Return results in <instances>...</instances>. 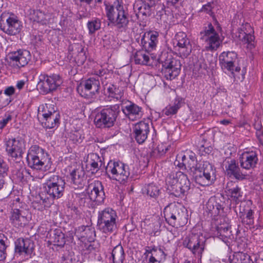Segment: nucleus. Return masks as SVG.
<instances>
[{"mask_svg": "<svg viewBox=\"0 0 263 263\" xmlns=\"http://www.w3.org/2000/svg\"><path fill=\"white\" fill-rule=\"evenodd\" d=\"M107 20L121 31H125L129 24V14L121 0H116L113 5L105 4Z\"/></svg>", "mask_w": 263, "mask_h": 263, "instance_id": "obj_1", "label": "nucleus"}, {"mask_svg": "<svg viewBox=\"0 0 263 263\" xmlns=\"http://www.w3.org/2000/svg\"><path fill=\"white\" fill-rule=\"evenodd\" d=\"M168 192L176 197H182L190 188V182L186 175L181 172L169 174L165 179Z\"/></svg>", "mask_w": 263, "mask_h": 263, "instance_id": "obj_2", "label": "nucleus"}, {"mask_svg": "<svg viewBox=\"0 0 263 263\" xmlns=\"http://www.w3.org/2000/svg\"><path fill=\"white\" fill-rule=\"evenodd\" d=\"M166 221L172 227H182L187 221V215L185 208L180 204L172 203L164 209Z\"/></svg>", "mask_w": 263, "mask_h": 263, "instance_id": "obj_3", "label": "nucleus"}, {"mask_svg": "<svg viewBox=\"0 0 263 263\" xmlns=\"http://www.w3.org/2000/svg\"><path fill=\"white\" fill-rule=\"evenodd\" d=\"M119 112V104L107 106L96 114L94 124L97 128H104L112 127Z\"/></svg>", "mask_w": 263, "mask_h": 263, "instance_id": "obj_4", "label": "nucleus"}, {"mask_svg": "<svg viewBox=\"0 0 263 263\" xmlns=\"http://www.w3.org/2000/svg\"><path fill=\"white\" fill-rule=\"evenodd\" d=\"M117 219L116 212L107 208L99 212L97 226L103 233L110 234L117 229Z\"/></svg>", "mask_w": 263, "mask_h": 263, "instance_id": "obj_5", "label": "nucleus"}, {"mask_svg": "<svg viewBox=\"0 0 263 263\" xmlns=\"http://www.w3.org/2000/svg\"><path fill=\"white\" fill-rule=\"evenodd\" d=\"M159 61L162 64V72L167 80L175 78L180 73L181 64L180 61L167 52L161 54Z\"/></svg>", "mask_w": 263, "mask_h": 263, "instance_id": "obj_6", "label": "nucleus"}, {"mask_svg": "<svg viewBox=\"0 0 263 263\" xmlns=\"http://www.w3.org/2000/svg\"><path fill=\"white\" fill-rule=\"evenodd\" d=\"M65 186L64 180L58 175H53L48 178L43 187L50 198L58 199L63 195Z\"/></svg>", "mask_w": 263, "mask_h": 263, "instance_id": "obj_7", "label": "nucleus"}, {"mask_svg": "<svg viewBox=\"0 0 263 263\" xmlns=\"http://www.w3.org/2000/svg\"><path fill=\"white\" fill-rule=\"evenodd\" d=\"M205 242V240L202 235L191 233L183 239L182 245L189 249L195 256L201 259L204 250Z\"/></svg>", "mask_w": 263, "mask_h": 263, "instance_id": "obj_8", "label": "nucleus"}, {"mask_svg": "<svg viewBox=\"0 0 263 263\" xmlns=\"http://www.w3.org/2000/svg\"><path fill=\"white\" fill-rule=\"evenodd\" d=\"M200 40L205 44V49L206 51L216 50L220 46L221 41L218 33L215 31L211 23L204 28L200 32Z\"/></svg>", "mask_w": 263, "mask_h": 263, "instance_id": "obj_9", "label": "nucleus"}, {"mask_svg": "<svg viewBox=\"0 0 263 263\" xmlns=\"http://www.w3.org/2000/svg\"><path fill=\"white\" fill-rule=\"evenodd\" d=\"M0 28L7 34L14 35L20 32L22 25L14 14L4 12L0 17Z\"/></svg>", "mask_w": 263, "mask_h": 263, "instance_id": "obj_10", "label": "nucleus"}, {"mask_svg": "<svg viewBox=\"0 0 263 263\" xmlns=\"http://www.w3.org/2000/svg\"><path fill=\"white\" fill-rule=\"evenodd\" d=\"M39 79L37 86L41 92L43 94H47L57 90L62 83L61 77L56 74L48 76L41 73Z\"/></svg>", "mask_w": 263, "mask_h": 263, "instance_id": "obj_11", "label": "nucleus"}, {"mask_svg": "<svg viewBox=\"0 0 263 263\" xmlns=\"http://www.w3.org/2000/svg\"><path fill=\"white\" fill-rule=\"evenodd\" d=\"M107 172L112 174V178L120 183H125L130 175L129 167L121 162L110 161L106 166Z\"/></svg>", "mask_w": 263, "mask_h": 263, "instance_id": "obj_12", "label": "nucleus"}, {"mask_svg": "<svg viewBox=\"0 0 263 263\" xmlns=\"http://www.w3.org/2000/svg\"><path fill=\"white\" fill-rule=\"evenodd\" d=\"M196 182L201 186L210 185L215 179V171L208 163L203 164V167H198L193 172Z\"/></svg>", "mask_w": 263, "mask_h": 263, "instance_id": "obj_13", "label": "nucleus"}, {"mask_svg": "<svg viewBox=\"0 0 263 263\" xmlns=\"http://www.w3.org/2000/svg\"><path fill=\"white\" fill-rule=\"evenodd\" d=\"M26 159L28 166L37 170H42L46 161L42 149L36 145L31 147Z\"/></svg>", "mask_w": 263, "mask_h": 263, "instance_id": "obj_14", "label": "nucleus"}, {"mask_svg": "<svg viewBox=\"0 0 263 263\" xmlns=\"http://www.w3.org/2000/svg\"><path fill=\"white\" fill-rule=\"evenodd\" d=\"M8 155L15 159L22 158L25 149L24 141L21 138H9L5 143Z\"/></svg>", "mask_w": 263, "mask_h": 263, "instance_id": "obj_15", "label": "nucleus"}, {"mask_svg": "<svg viewBox=\"0 0 263 263\" xmlns=\"http://www.w3.org/2000/svg\"><path fill=\"white\" fill-rule=\"evenodd\" d=\"M88 183L87 192L90 199L98 203L102 202L105 196L102 182L99 180H89Z\"/></svg>", "mask_w": 263, "mask_h": 263, "instance_id": "obj_16", "label": "nucleus"}, {"mask_svg": "<svg viewBox=\"0 0 263 263\" xmlns=\"http://www.w3.org/2000/svg\"><path fill=\"white\" fill-rule=\"evenodd\" d=\"M177 45L175 47L181 57H187L192 51V45L186 34L183 32L177 33L175 36Z\"/></svg>", "mask_w": 263, "mask_h": 263, "instance_id": "obj_17", "label": "nucleus"}, {"mask_svg": "<svg viewBox=\"0 0 263 263\" xmlns=\"http://www.w3.org/2000/svg\"><path fill=\"white\" fill-rule=\"evenodd\" d=\"M224 173L227 176L234 178L238 180H244L247 177V174L241 171L235 159H231L227 161Z\"/></svg>", "mask_w": 263, "mask_h": 263, "instance_id": "obj_18", "label": "nucleus"}, {"mask_svg": "<svg viewBox=\"0 0 263 263\" xmlns=\"http://www.w3.org/2000/svg\"><path fill=\"white\" fill-rule=\"evenodd\" d=\"M237 55L234 51L223 52L219 57V63L222 69L233 73Z\"/></svg>", "mask_w": 263, "mask_h": 263, "instance_id": "obj_19", "label": "nucleus"}, {"mask_svg": "<svg viewBox=\"0 0 263 263\" xmlns=\"http://www.w3.org/2000/svg\"><path fill=\"white\" fill-rule=\"evenodd\" d=\"M9 59L13 66L20 68L28 63L31 59V55L28 50H19L12 53L9 56Z\"/></svg>", "mask_w": 263, "mask_h": 263, "instance_id": "obj_20", "label": "nucleus"}, {"mask_svg": "<svg viewBox=\"0 0 263 263\" xmlns=\"http://www.w3.org/2000/svg\"><path fill=\"white\" fill-rule=\"evenodd\" d=\"M158 0H141L134 5V9L138 10L137 17L140 15L149 16L151 14L152 8L158 3Z\"/></svg>", "mask_w": 263, "mask_h": 263, "instance_id": "obj_21", "label": "nucleus"}, {"mask_svg": "<svg viewBox=\"0 0 263 263\" xmlns=\"http://www.w3.org/2000/svg\"><path fill=\"white\" fill-rule=\"evenodd\" d=\"M223 202L215 197H211L206 203V212L210 217L215 218L222 213Z\"/></svg>", "mask_w": 263, "mask_h": 263, "instance_id": "obj_22", "label": "nucleus"}, {"mask_svg": "<svg viewBox=\"0 0 263 263\" xmlns=\"http://www.w3.org/2000/svg\"><path fill=\"white\" fill-rule=\"evenodd\" d=\"M149 132V125L148 123L141 121L136 123L133 129V133L136 141L139 143H143L147 139Z\"/></svg>", "mask_w": 263, "mask_h": 263, "instance_id": "obj_23", "label": "nucleus"}, {"mask_svg": "<svg viewBox=\"0 0 263 263\" xmlns=\"http://www.w3.org/2000/svg\"><path fill=\"white\" fill-rule=\"evenodd\" d=\"M158 36L159 33L157 31L145 32L141 38V44L146 50L151 51L157 46Z\"/></svg>", "mask_w": 263, "mask_h": 263, "instance_id": "obj_24", "label": "nucleus"}, {"mask_svg": "<svg viewBox=\"0 0 263 263\" xmlns=\"http://www.w3.org/2000/svg\"><path fill=\"white\" fill-rule=\"evenodd\" d=\"M258 161L256 154L254 152H244L239 157L241 167L245 170H249L255 167Z\"/></svg>", "mask_w": 263, "mask_h": 263, "instance_id": "obj_25", "label": "nucleus"}, {"mask_svg": "<svg viewBox=\"0 0 263 263\" xmlns=\"http://www.w3.org/2000/svg\"><path fill=\"white\" fill-rule=\"evenodd\" d=\"M28 15L30 20L42 25L48 24L51 18L50 13H45L39 9H30Z\"/></svg>", "mask_w": 263, "mask_h": 263, "instance_id": "obj_26", "label": "nucleus"}, {"mask_svg": "<svg viewBox=\"0 0 263 263\" xmlns=\"http://www.w3.org/2000/svg\"><path fill=\"white\" fill-rule=\"evenodd\" d=\"M71 183L75 189H81L86 182L85 171L82 168L74 170L70 173Z\"/></svg>", "mask_w": 263, "mask_h": 263, "instance_id": "obj_27", "label": "nucleus"}, {"mask_svg": "<svg viewBox=\"0 0 263 263\" xmlns=\"http://www.w3.org/2000/svg\"><path fill=\"white\" fill-rule=\"evenodd\" d=\"M122 110L129 119L132 121L139 119L142 116V108L132 102H129V104L122 107Z\"/></svg>", "mask_w": 263, "mask_h": 263, "instance_id": "obj_28", "label": "nucleus"}, {"mask_svg": "<svg viewBox=\"0 0 263 263\" xmlns=\"http://www.w3.org/2000/svg\"><path fill=\"white\" fill-rule=\"evenodd\" d=\"M33 244L28 239L19 238L15 242V251L20 254L24 253L30 254L32 253Z\"/></svg>", "mask_w": 263, "mask_h": 263, "instance_id": "obj_29", "label": "nucleus"}, {"mask_svg": "<svg viewBox=\"0 0 263 263\" xmlns=\"http://www.w3.org/2000/svg\"><path fill=\"white\" fill-rule=\"evenodd\" d=\"M48 242L54 246L63 247L66 242L64 234L61 230L56 229L48 233Z\"/></svg>", "mask_w": 263, "mask_h": 263, "instance_id": "obj_30", "label": "nucleus"}, {"mask_svg": "<svg viewBox=\"0 0 263 263\" xmlns=\"http://www.w3.org/2000/svg\"><path fill=\"white\" fill-rule=\"evenodd\" d=\"M81 85L85 91L89 92L92 97L99 92L100 83L98 79L94 78H89L81 83Z\"/></svg>", "mask_w": 263, "mask_h": 263, "instance_id": "obj_31", "label": "nucleus"}, {"mask_svg": "<svg viewBox=\"0 0 263 263\" xmlns=\"http://www.w3.org/2000/svg\"><path fill=\"white\" fill-rule=\"evenodd\" d=\"M226 192L236 202L241 200L242 193L240 188L234 182L231 181L227 183Z\"/></svg>", "mask_w": 263, "mask_h": 263, "instance_id": "obj_32", "label": "nucleus"}, {"mask_svg": "<svg viewBox=\"0 0 263 263\" xmlns=\"http://www.w3.org/2000/svg\"><path fill=\"white\" fill-rule=\"evenodd\" d=\"M78 236L84 238L88 241H91L95 237V231L93 228L88 226H82L76 230Z\"/></svg>", "mask_w": 263, "mask_h": 263, "instance_id": "obj_33", "label": "nucleus"}, {"mask_svg": "<svg viewBox=\"0 0 263 263\" xmlns=\"http://www.w3.org/2000/svg\"><path fill=\"white\" fill-rule=\"evenodd\" d=\"M125 253L121 245H117L114 248L109 257L112 263H123L125 259Z\"/></svg>", "mask_w": 263, "mask_h": 263, "instance_id": "obj_34", "label": "nucleus"}, {"mask_svg": "<svg viewBox=\"0 0 263 263\" xmlns=\"http://www.w3.org/2000/svg\"><path fill=\"white\" fill-rule=\"evenodd\" d=\"M238 38L244 44H247V48L252 50L255 47V37L251 33H247L242 30L239 31Z\"/></svg>", "mask_w": 263, "mask_h": 263, "instance_id": "obj_35", "label": "nucleus"}, {"mask_svg": "<svg viewBox=\"0 0 263 263\" xmlns=\"http://www.w3.org/2000/svg\"><path fill=\"white\" fill-rule=\"evenodd\" d=\"M10 220L15 227H22L27 222L26 218L21 215L18 209L14 210L12 212Z\"/></svg>", "mask_w": 263, "mask_h": 263, "instance_id": "obj_36", "label": "nucleus"}, {"mask_svg": "<svg viewBox=\"0 0 263 263\" xmlns=\"http://www.w3.org/2000/svg\"><path fill=\"white\" fill-rule=\"evenodd\" d=\"M58 114L59 112L54 109V105L52 104H46L45 105H42L39 107V115L43 116L44 119L53 114Z\"/></svg>", "mask_w": 263, "mask_h": 263, "instance_id": "obj_37", "label": "nucleus"}, {"mask_svg": "<svg viewBox=\"0 0 263 263\" xmlns=\"http://www.w3.org/2000/svg\"><path fill=\"white\" fill-rule=\"evenodd\" d=\"M134 61L137 64L149 65L150 58L148 54L144 51H137L134 56Z\"/></svg>", "mask_w": 263, "mask_h": 263, "instance_id": "obj_38", "label": "nucleus"}, {"mask_svg": "<svg viewBox=\"0 0 263 263\" xmlns=\"http://www.w3.org/2000/svg\"><path fill=\"white\" fill-rule=\"evenodd\" d=\"M181 106V101L176 99L173 104H169L163 109L162 114L166 116H172L177 114Z\"/></svg>", "mask_w": 263, "mask_h": 263, "instance_id": "obj_39", "label": "nucleus"}, {"mask_svg": "<svg viewBox=\"0 0 263 263\" xmlns=\"http://www.w3.org/2000/svg\"><path fill=\"white\" fill-rule=\"evenodd\" d=\"M230 228V227L227 223L218 224L216 227L217 234L222 237L230 238L232 235Z\"/></svg>", "mask_w": 263, "mask_h": 263, "instance_id": "obj_40", "label": "nucleus"}, {"mask_svg": "<svg viewBox=\"0 0 263 263\" xmlns=\"http://www.w3.org/2000/svg\"><path fill=\"white\" fill-rule=\"evenodd\" d=\"M60 114H53L49 117L45 118L43 122L44 126L46 128H52L58 126L59 124Z\"/></svg>", "mask_w": 263, "mask_h": 263, "instance_id": "obj_41", "label": "nucleus"}, {"mask_svg": "<svg viewBox=\"0 0 263 263\" xmlns=\"http://www.w3.org/2000/svg\"><path fill=\"white\" fill-rule=\"evenodd\" d=\"M186 165L193 173L198 168L195 154L194 153L190 152L187 153Z\"/></svg>", "mask_w": 263, "mask_h": 263, "instance_id": "obj_42", "label": "nucleus"}, {"mask_svg": "<svg viewBox=\"0 0 263 263\" xmlns=\"http://www.w3.org/2000/svg\"><path fill=\"white\" fill-rule=\"evenodd\" d=\"M107 91L110 97L116 98L117 100L121 99L123 91L115 85H110L107 88Z\"/></svg>", "mask_w": 263, "mask_h": 263, "instance_id": "obj_43", "label": "nucleus"}, {"mask_svg": "<svg viewBox=\"0 0 263 263\" xmlns=\"http://www.w3.org/2000/svg\"><path fill=\"white\" fill-rule=\"evenodd\" d=\"M101 21L98 18H94L88 22L87 28L90 34H93L96 31L101 28Z\"/></svg>", "mask_w": 263, "mask_h": 263, "instance_id": "obj_44", "label": "nucleus"}, {"mask_svg": "<svg viewBox=\"0 0 263 263\" xmlns=\"http://www.w3.org/2000/svg\"><path fill=\"white\" fill-rule=\"evenodd\" d=\"M253 213V211L251 209H249L247 211L246 215L242 213L240 215L242 222L247 225H252L254 223Z\"/></svg>", "mask_w": 263, "mask_h": 263, "instance_id": "obj_45", "label": "nucleus"}, {"mask_svg": "<svg viewBox=\"0 0 263 263\" xmlns=\"http://www.w3.org/2000/svg\"><path fill=\"white\" fill-rule=\"evenodd\" d=\"M150 256L160 262L165 259L166 255L162 249L154 247H153V251Z\"/></svg>", "mask_w": 263, "mask_h": 263, "instance_id": "obj_46", "label": "nucleus"}, {"mask_svg": "<svg viewBox=\"0 0 263 263\" xmlns=\"http://www.w3.org/2000/svg\"><path fill=\"white\" fill-rule=\"evenodd\" d=\"M159 187L154 184H149L146 188V193L148 195L153 198H156L159 195Z\"/></svg>", "mask_w": 263, "mask_h": 263, "instance_id": "obj_47", "label": "nucleus"}, {"mask_svg": "<svg viewBox=\"0 0 263 263\" xmlns=\"http://www.w3.org/2000/svg\"><path fill=\"white\" fill-rule=\"evenodd\" d=\"M27 173L25 168L21 167L20 168L14 171L13 176L17 181H22L24 178L25 174Z\"/></svg>", "mask_w": 263, "mask_h": 263, "instance_id": "obj_48", "label": "nucleus"}, {"mask_svg": "<svg viewBox=\"0 0 263 263\" xmlns=\"http://www.w3.org/2000/svg\"><path fill=\"white\" fill-rule=\"evenodd\" d=\"M237 257L238 263H250L251 257L247 253L240 252L237 255Z\"/></svg>", "mask_w": 263, "mask_h": 263, "instance_id": "obj_49", "label": "nucleus"}, {"mask_svg": "<svg viewBox=\"0 0 263 263\" xmlns=\"http://www.w3.org/2000/svg\"><path fill=\"white\" fill-rule=\"evenodd\" d=\"M175 164L178 166L179 168H182L184 166L185 168H187L186 165V156L183 155L181 157L179 156H177V159L174 162Z\"/></svg>", "mask_w": 263, "mask_h": 263, "instance_id": "obj_50", "label": "nucleus"}, {"mask_svg": "<svg viewBox=\"0 0 263 263\" xmlns=\"http://www.w3.org/2000/svg\"><path fill=\"white\" fill-rule=\"evenodd\" d=\"M8 239L4 234L0 233V249L6 251L8 247L7 243Z\"/></svg>", "mask_w": 263, "mask_h": 263, "instance_id": "obj_51", "label": "nucleus"}, {"mask_svg": "<svg viewBox=\"0 0 263 263\" xmlns=\"http://www.w3.org/2000/svg\"><path fill=\"white\" fill-rule=\"evenodd\" d=\"M8 167L4 160L0 158V176H5L7 175Z\"/></svg>", "mask_w": 263, "mask_h": 263, "instance_id": "obj_52", "label": "nucleus"}, {"mask_svg": "<svg viewBox=\"0 0 263 263\" xmlns=\"http://www.w3.org/2000/svg\"><path fill=\"white\" fill-rule=\"evenodd\" d=\"M70 139L74 142H80L81 141V135L77 131L70 133Z\"/></svg>", "mask_w": 263, "mask_h": 263, "instance_id": "obj_53", "label": "nucleus"}, {"mask_svg": "<svg viewBox=\"0 0 263 263\" xmlns=\"http://www.w3.org/2000/svg\"><path fill=\"white\" fill-rule=\"evenodd\" d=\"M54 200H55V199H51L49 196L45 198L41 196L40 201H41V203L43 204L44 205H45V208H46L49 207L50 205L52 204Z\"/></svg>", "mask_w": 263, "mask_h": 263, "instance_id": "obj_54", "label": "nucleus"}, {"mask_svg": "<svg viewBox=\"0 0 263 263\" xmlns=\"http://www.w3.org/2000/svg\"><path fill=\"white\" fill-rule=\"evenodd\" d=\"M32 206L34 209L38 211H43L45 209V205L40 200L33 201L32 202Z\"/></svg>", "mask_w": 263, "mask_h": 263, "instance_id": "obj_55", "label": "nucleus"}, {"mask_svg": "<svg viewBox=\"0 0 263 263\" xmlns=\"http://www.w3.org/2000/svg\"><path fill=\"white\" fill-rule=\"evenodd\" d=\"M212 9L213 8L212 7L211 4L209 3L206 5L203 6L201 11L211 15L213 14Z\"/></svg>", "mask_w": 263, "mask_h": 263, "instance_id": "obj_56", "label": "nucleus"}, {"mask_svg": "<svg viewBox=\"0 0 263 263\" xmlns=\"http://www.w3.org/2000/svg\"><path fill=\"white\" fill-rule=\"evenodd\" d=\"M256 136L260 144L263 145V131L259 128L256 130Z\"/></svg>", "mask_w": 263, "mask_h": 263, "instance_id": "obj_57", "label": "nucleus"}, {"mask_svg": "<svg viewBox=\"0 0 263 263\" xmlns=\"http://www.w3.org/2000/svg\"><path fill=\"white\" fill-rule=\"evenodd\" d=\"M92 173H96L99 170V164L98 162L93 161L90 163Z\"/></svg>", "mask_w": 263, "mask_h": 263, "instance_id": "obj_58", "label": "nucleus"}, {"mask_svg": "<svg viewBox=\"0 0 263 263\" xmlns=\"http://www.w3.org/2000/svg\"><path fill=\"white\" fill-rule=\"evenodd\" d=\"M15 89L13 86H10L6 88L4 91L5 94L7 96H11L14 93Z\"/></svg>", "mask_w": 263, "mask_h": 263, "instance_id": "obj_59", "label": "nucleus"}, {"mask_svg": "<svg viewBox=\"0 0 263 263\" xmlns=\"http://www.w3.org/2000/svg\"><path fill=\"white\" fill-rule=\"evenodd\" d=\"M147 249H146L144 253V256H145V259H147L149 257V256L152 254L153 251V248H151V247H147Z\"/></svg>", "mask_w": 263, "mask_h": 263, "instance_id": "obj_60", "label": "nucleus"}, {"mask_svg": "<svg viewBox=\"0 0 263 263\" xmlns=\"http://www.w3.org/2000/svg\"><path fill=\"white\" fill-rule=\"evenodd\" d=\"M7 257L6 251L0 249V262L4 261Z\"/></svg>", "mask_w": 263, "mask_h": 263, "instance_id": "obj_61", "label": "nucleus"}, {"mask_svg": "<svg viewBox=\"0 0 263 263\" xmlns=\"http://www.w3.org/2000/svg\"><path fill=\"white\" fill-rule=\"evenodd\" d=\"M11 116L9 115L6 118L3 119L1 121V124L2 125V127H4L8 122L9 121L11 120Z\"/></svg>", "mask_w": 263, "mask_h": 263, "instance_id": "obj_62", "label": "nucleus"}, {"mask_svg": "<svg viewBox=\"0 0 263 263\" xmlns=\"http://www.w3.org/2000/svg\"><path fill=\"white\" fill-rule=\"evenodd\" d=\"M25 81L24 80H20V81H18L17 82V84H16V87L19 89V90H21V89H22L23 88V87L25 85Z\"/></svg>", "mask_w": 263, "mask_h": 263, "instance_id": "obj_63", "label": "nucleus"}, {"mask_svg": "<svg viewBox=\"0 0 263 263\" xmlns=\"http://www.w3.org/2000/svg\"><path fill=\"white\" fill-rule=\"evenodd\" d=\"M146 263H160L159 261L151 256H149V257H148L147 259H146Z\"/></svg>", "mask_w": 263, "mask_h": 263, "instance_id": "obj_64", "label": "nucleus"}]
</instances>
